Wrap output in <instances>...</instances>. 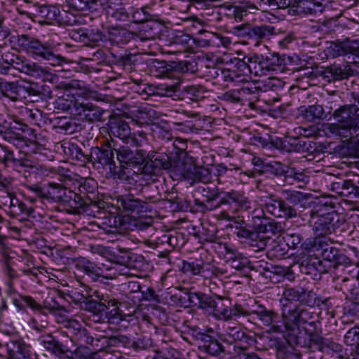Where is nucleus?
<instances>
[{
  "instance_id": "f257e3e1",
  "label": "nucleus",
  "mask_w": 359,
  "mask_h": 359,
  "mask_svg": "<svg viewBox=\"0 0 359 359\" xmlns=\"http://www.w3.org/2000/svg\"><path fill=\"white\" fill-rule=\"evenodd\" d=\"M194 192L203 198H195V210L205 213L222 208L220 217L224 220H231V215L237 213L240 209L250 208V201L243 191L204 184L197 186Z\"/></svg>"
},
{
  "instance_id": "f03ea898",
  "label": "nucleus",
  "mask_w": 359,
  "mask_h": 359,
  "mask_svg": "<svg viewBox=\"0 0 359 359\" xmlns=\"http://www.w3.org/2000/svg\"><path fill=\"white\" fill-rule=\"evenodd\" d=\"M281 311L289 330L287 340L280 337H270L268 345L275 350L277 359H297L299 355L294 353V348L288 345V343L301 334L300 327H309L311 321H315V313L301 304L288 305L286 303Z\"/></svg>"
},
{
  "instance_id": "7ed1b4c3",
  "label": "nucleus",
  "mask_w": 359,
  "mask_h": 359,
  "mask_svg": "<svg viewBox=\"0 0 359 359\" xmlns=\"http://www.w3.org/2000/svg\"><path fill=\"white\" fill-rule=\"evenodd\" d=\"M47 199L49 203H60L76 210L93 217L97 215L104 209L102 201H96L89 196H81L62 184L49 182L46 191Z\"/></svg>"
},
{
  "instance_id": "20e7f679",
  "label": "nucleus",
  "mask_w": 359,
  "mask_h": 359,
  "mask_svg": "<svg viewBox=\"0 0 359 359\" xmlns=\"http://www.w3.org/2000/svg\"><path fill=\"white\" fill-rule=\"evenodd\" d=\"M1 60L0 74H8L10 70L14 69L43 81L54 83L57 79V75L50 68L31 62L23 56L6 52L1 55Z\"/></svg>"
},
{
  "instance_id": "39448f33",
  "label": "nucleus",
  "mask_w": 359,
  "mask_h": 359,
  "mask_svg": "<svg viewBox=\"0 0 359 359\" xmlns=\"http://www.w3.org/2000/svg\"><path fill=\"white\" fill-rule=\"evenodd\" d=\"M17 44L34 60L45 61L51 66H60L67 62L66 57L57 53L55 46L47 41L43 42L34 36L19 35Z\"/></svg>"
},
{
  "instance_id": "423d86ee",
  "label": "nucleus",
  "mask_w": 359,
  "mask_h": 359,
  "mask_svg": "<svg viewBox=\"0 0 359 359\" xmlns=\"http://www.w3.org/2000/svg\"><path fill=\"white\" fill-rule=\"evenodd\" d=\"M355 103L341 106L333 113V118L337 123L332 124L330 131L346 140L358 136L359 131V95L353 93Z\"/></svg>"
},
{
  "instance_id": "0eeeda50",
  "label": "nucleus",
  "mask_w": 359,
  "mask_h": 359,
  "mask_svg": "<svg viewBox=\"0 0 359 359\" xmlns=\"http://www.w3.org/2000/svg\"><path fill=\"white\" fill-rule=\"evenodd\" d=\"M306 248L327 262L330 268L335 269L341 266L346 267L352 264V260L345 250L331 245L327 239L313 238L306 243Z\"/></svg>"
},
{
  "instance_id": "6e6552de",
  "label": "nucleus",
  "mask_w": 359,
  "mask_h": 359,
  "mask_svg": "<svg viewBox=\"0 0 359 359\" xmlns=\"http://www.w3.org/2000/svg\"><path fill=\"white\" fill-rule=\"evenodd\" d=\"M149 74L158 78H175L177 74H194L198 70L197 62L194 60L169 61L149 59L147 61Z\"/></svg>"
},
{
  "instance_id": "1a4fd4ad",
  "label": "nucleus",
  "mask_w": 359,
  "mask_h": 359,
  "mask_svg": "<svg viewBox=\"0 0 359 359\" xmlns=\"http://www.w3.org/2000/svg\"><path fill=\"white\" fill-rule=\"evenodd\" d=\"M115 140H108L101 147H93L90 149L89 156L91 158V163L99 164L104 170H108L110 177L114 180H125L126 174L122 168L118 167L115 161L114 149Z\"/></svg>"
},
{
  "instance_id": "9d476101",
  "label": "nucleus",
  "mask_w": 359,
  "mask_h": 359,
  "mask_svg": "<svg viewBox=\"0 0 359 359\" xmlns=\"http://www.w3.org/2000/svg\"><path fill=\"white\" fill-rule=\"evenodd\" d=\"M182 150L177 159L171 160L170 157L165 153H158L154 151L147 152L146 151L145 161L141 165L142 173L152 176H158L162 170L177 175L175 165L179 161H182L183 154Z\"/></svg>"
},
{
  "instance_id": "9b49d317",
  "label": "nucleus",
  "mask_w": 359,
  "mask_h": 359,
  "mask_svg": "<svg viewBox=\"0 0 359 359\" xmlns=\"http://www.w3.org/2000/svg\"><path fill=\"white\" fill-rule=\"evenodd\" d=\"M252 61V54L243 55V58H231L230 62L232 67L221 72L222 79L226 82H248L255 76Z\"/></svg>"
},
{
  "instance_id": "f8f14e48",
  "label": "nucleus",
  "mask_w": 359,
  "mask_h": 359,
  "mask_svg": "<svg viewBox=\"0 0 359 359\" xmlns=\"http://www.w3.org/2000/svg\"><path fill=\"white\" fill-rule=\"evenodd\" d=\"M113 147H114L116 159L119 163L118 167L121 168L126 175L124 180H129L130 170L137 168V172L140 171L141 165L145 161L146 150H133L128 145L119 144L116 140Z\"/></svg>"
},
{
  "instance_id": "ddd939ff",
  "label": "nucleus",
  "mask_w": 359,
  "mask_h": 359,
  "mask_svg": "<svg viewBox=\"0 0 359 359\" xmlns=\"http://www.w3.org/2000/svg\"><path fill=\"white\" fill-rule=\"evenodd\" d=\"M346 226L345 219L332 211L318 217L313 223V231L315 238L326 239V237L331 234L341 236L342 233L346 231Z\"/></svg>"
},
{
  "instance_id": "4468645a",
  "label": "nucleus",
  "mask_w": 359,
  "mask_h": 359,
  "mask_svg": "<svg viewBox=\"0 0 359 359\" xmlns=\"http://www.w3.org/2000/svg\"><path fill=\"white\" fill-rule=\"evenodd\" d=\"M114 201L119 211L126 214L141 215L150 212L152 210L151 203H155L158 199L154 196L143 195L140 198L133 194L128 193L115 196Z\"/></svg>"
},
{
  "instance_id": "2eb2a0df",
  "label": "nucleus",
  "mask_w": 359,
  "mask_h": 359,
  "mask_svg": "<svg viewBox=\"0 0 359 359\" xmlns=\"http://www.w3.org/2000/svg\"><path fill=\"white\" fill-rule=\"evenodd\" d=\"M182 161L175 165L177 176L184 180H191L193 182H201L207 184L211 180V173L209 169L203 166H197L194 159L185 151H182Z\"/></svg>"
},
{
  "instance_id": "dca6fc26",
  "label": "nucleus",
  "mask_w": 359,
  "mask_h": 359,
  "mask_svg": "<svg viewBox=\"0 0 359 359\" xmlns=\"http://www.w3.org/2000/svg\"><path fill=\"white\" fill-rule=\"evenodd\" d=\"M315 144L311 141H306L297 137L285 138L276 137H271L269 142L263 144V146L269 149L274 148L283 152L307 151L311 154L316 150Z\"/></svg>"
},
{
  "instance_id": "f3484780",
  "label": "nucleus",
  "mask_w": 359,
  "mask_h": 359,
  "mask_svg": "<svg viewBox=\"0 0 359 359\" xmlns=\"http://www.w3.org/2000/svg\"><path fill=\"white\" fill-rule=\"evenodd\" d=\"M0 163L6 168H11L19 173L37 168L36 163L28 155L20 152L15 155L13 150L1 144H0Z\"/></svg>"
},
{
  "instance_id": "a211bd4d",
  "label": "nucleus",
  "mask_w": 359,
  "mask_h": 359,
  "mask_svg": "<svg viewBox=\"0 0 359 359\" xmlns=\"http://www.w3.org/2000/svg\"><path fill=\"white\" fill-rule=\"evenodd\" d=\"M257 319L264 325L267 327L268 332L274 333L283 334V339L287 340V334L289 330L286 324V321L283 318V313L279 315L271 309H266L264 305L261 304L260 308H257Z\"/></svg>"
},
{
  "instance_id": "6ab92c4d",
  "label": "nucleus",
  "mask_w": 359,
  "mask_h": 359,
  "mask_svg": "<svg viewBox=\"0 0 359 359\" xmlns=\"http://www.w3.org/2000/svg\"><path fill=\"white\" fill-rule=\"evenodd\" d=\"M252 57L255 76H266L269 72L282 70L285 64V58L276 53L266 55L254 53Z\"/></svg>"
},
{
  "instance_id": "aec40b11",
  "label": "nucleus",
  "mask_w": 359,
  "mask_h": 359,
  "mask_svg": "<svg viewBox=\"0 0 359 359\" xmlns=\"http://www.w3.org/2000/svg\"><path fill=\"white\" fill-rule=\"evenodd\" d=\"M108 345L116 347L126 354L137 353L147 348V343L143 337L118 334L107 339Z\"/></svg>"
},
{
  "instance_id": "412c9836",
  "label": "nucleus",
  "mask_w": 359,
  "mask_h": 359,
  "mask_svg": "<svg viewBox=\"0 0 359 359\" xmlns=\"http://www.w3.org/2000/svg\"><path fill=\"white\" fill-rule=\"evenodd\" d=\"M191 335L198 341V347L201 352L211 356H221L226 351L222 344L213 336L202 332L198 327L191 329Z\"/></svg>"
},
{
  "instance_id": "4be33fe9",
  "label": "nucleus",
  "mask_w": 359,
  "mask_h": 359,
  "mask_svg": "<svg viewBox=\"0 0 359 359\" xmlns=\"http://www.w3.org/2000/svg\"><path fill=\"white\" fill-rule=\"evenodd\" d=\"M232 233L241 243L248 244L255 252L264 250L270 241L269 236L260 234L257 229L253 230L248 224L245 226H240L233 230Z\"/></svg>"
},
{
  "instance_id": "5701e85b",
  "label": "nucleus",
  "mask_w": 359,
  "mask_h": 359,
  "mask_svg": "<svg viewBox=\"0 0 359 359\" xmlns=\"http://www.w3.org/2000/svg\"><path fill=\"white\" fill-rule=\"evenodd\" d=\"M67 295L72 302L79 306L81 309L93 312H95V310L104 309V306H109L110 303L111 305L116 303L115 300L107 299H101L97 302L93 299L87 292L84 294L81 290H79L78 288L69 290Z\"/></svg>"
},
{
  "instance_id": "b1692460",
  "label": "nucleus",
  "mask_w": 359,
  "mask_h": 359,
  "mask_svg": "<svg viewBox=\"0 0 359 359\" xmlns=\"http://www.w3.org/2000/svg\"><path fill=\"white\" fill-rule=\"evenodd\" d=\"M76 267L86 275L93 282L104 283V280L111 279L112 269L101 266L90 261L85 257H80L76 262Z\"/></svg>"
},
{
  "instance_id": "393cba45",
  "label": "nucleus",
  "mask_w": 359,
  "mask_h": 359,
  "mask_svg": "<svg viewBox=\"0 0 359 359\" xmlns=\"http://www.w3.org/2000/svg\"><path fill=\"white\" fill-rule=\"evenodd\" d=\"M69 37L76 42L89 47H97L106 40V35L97 27H88L74 29L69 32Z\"/></svg>"
},
{
  "instance_id": "a878e982",
  "label": "nucleus",
  "mask_w": 359,
  "mask_h": 359,
  "mask_svg": "<svg viewBox=\"0 0 359 359\" xmlns=\"http://www.w3.org/2000/svg\"><path fill=\"white\" fill-rule=\"evenodd\" d=\"M38 341L50 355L59 359H72V350L56 336L52 334L42 335Z\"/></svg>"
},
{
  "instance_id": "bb28decb",
  "label": "nucleus",
  "mask_w": 359,
  "mask_h": 359,
  "mask_svg": "<svg viewBox=\"0 0 359 359\" xmlns=\"http://www.w3.org/2000/svg\"><path fill=\"white\" fill-rule=\"evenodd\" d=\"M317 321H311L309 327H304V331L307 339L302 337L299 334L293 338L288 345L294 348V346H299L301 347H311L315 346L318 351L321 347L326 338L322 337L317 329Z\"/></svg>"
},
{
  "instance_id": "cd10ccee",
  "label": "nucleus",
  "mask_w": 359,
  "mask_h": 359,
  "mask_svg": "<svg viewBox=\"0 0 359 359\" xmlns=\"http://www.w3.org/2000/svg\"><path fill=\"white\" fill-rule=\"evenodd\" d=\"M264 209L266 212L276 217L293 218L297 217V210L290 205L283 198L278 196H271L264 203Z\"/></svg>"
},
{
  "instance_id": "c85d7f7f",
  "label": "nucleus",
  "mask_w": 359,
  "mask_h": 359,
  "mask_svg": "<svg viewBox=\"0 0 359 359\" xmlns=\"http://www.w3.org/2000/svg\"><path fill=\"white\" fill-rule=\"evenodd\" d=\"M144 92V99L152 95L170 97L175 99L180 95V81L177 79V81L175 82L166 81L156 85L146 83Z\"/></svg>"
},
{
  "instance_id": "c756f323",
  "label": "nucleus",
  "mask_w": 359,
  "mask_h": 359,
  "mask_svg": "<svg viewBox=\"0 0 359 359\" xmlns=\"http://www.w3.org/2000/svg\"><path fill=\"white\" fill-rule=\"evenodd\" d=\"M180 269L184 273L205 278L211 276L215 271V267L210 262H204L201 258H189L187 260H183Z\"/></svg>"
},
{
  "instance_id": "7c9ffc66",
  "label": "nucleus",
  "mask_w": 359,
  "mask_h": 359,
  "mask_svg": "<svg viewBox=\"0 0 359 359\" xmlns=\"http://www.w3.org/2000/svg\"><path fill=\"white\" fill-rule=\"evenodd\" d=\"M8 359H37V354L31 346L22 339H12L5 344Z\"/></svg>"
},
{
  "instance_id": "2f4dec72",
  "label": "nucleus",
  "mask_w": 359,
  "mask_h": 359,
  "mask_svg": "<svg viewBox=\"0 0 359 359\" xmlns=\"http://www.w3.org/2000/svg\"><path fill=\"white\" fill-rule=\"evenodd\" d=\"M327 53L332 57L351 54L355 62V57L359 55V40L346 38L341 41L331 42L327 48Z\"/></svg>"
},
{
  "instance_id": "473e14b6",
  "label": "nucleus",
  "mask_w": 359,
  "mask_h": 359,
  "mask_svg": "<svg viewBox=\"0 0 359 359\" xmlns=\"http://www.w3.org/2000/svg\"><path fill=\"white\" fill-rule=\"evenodd\" d=\"M104 111L95 104L83 101L77 104L76 116L81 121L93 122L101 121Z\"/></svg>"
},
{
  "instance_id": "72a5a7b5",
  "label": "nucleus",
  "mask_w": 359,
  "mask_h": 359,
  "mask_svg": "<svg viewBox=\"0 0 359 359\" xmlns=\"http://www.w3.org/2000/svg\"><path fill=\"white\" fill-rule=\"evenodd\" d=\"M102 299H104V297H102ZM105 299L115 300L116 303L114 305H111V304L110 303L109 306H104V309L95 310V311H103L105 310H108L107 311H106L105 316L106 318L107 319V322L109 324L120 325L121 323L124 322L129 324L135 320L133 315L130 313H123V311L117 306L118 302L116 299L108 297H105Z\"/></svg>"
},
{
  "instance_id": "f704fd0d",
  "label": "nucleus",
  "mask_w": 359,
  "mask_h": 359,
  "mask_svg": "<svg viewBox=\"0 0 359 359\" xmlns=\"http://www.w3.org/2000/svg\"><path fill=\"white\" fill-rule=\"evenodd\" d=\"M226 262L244 276H248L250 272L249 260L235 248L226 250Z\"/></svg>"
},
{
  "instance_id": "c9c22d12",
  "label": "nucleus",
  "mask_w": 359,
  "mask_h": 359,
  "mask_svg": "<svg viewBox=\"0 0 359 359\" xmlns=\"http://www.w3.org/2000/svg\"><path fill=\"white\" fill-rule=\"evenodd\" d=\"M301 273L310 276L313 280H320L322 273H325L326 269L323 260L318 257H309L304 259L299 265Z\"/></svg>"
},
{
  "instance_id": "e433bc0d",
  "label": "nucleus",
  "mask_w": 359,
  "mask_h": 359,
  "mask_svg": "<svg viewBox=\"0 0 359 359\" xmlns=\"http://www.w3.org/2000/svg\"><path fill=\"white\" fill-rule=\"evenodd\" d=\"M134 32L123 28L122 27H112L108 30V40L111 45L122 47L128 44L131 40H135Z\"/></svg>"
},
{
  "instance_id": "4c0bfd02",
  "label": "nucleus",
  "mask_w": 359,
  "mask_h": 359,
  "mask_svg": "<svg viewBox=\"0 0 359 359\" xmlns=\"http://www.w3.org/2000/svg\"><path fill=\"white\" fill-rule=\"evenodd\" d=\"M327 0H299L293 10L296 14L316 15L322 13Z\"/></svg>"
},
{
  "instance_id": "58836bf2",
  "label": "nucleus",
  "mask_w": 359,
  "mask_h": 359,
  "mask_svg": "<svg viewBox=\"0 0 359 359\" xmlns=\"http://www.w3.org/2000/svg\"><path fill=\"white\" fill-rule=\"evenodd\" d=\"M223 331L224 339L234 342L233 346H240L239 343L250 344L253 341V337L247 334L239 326H231L229 324L224 325Z\"/></svg>"
},
{
  "instance_id": "ea45409f",
  "label": "nucleus",
  "mask_w": 359,
  "mask_h": 359,
  "mask_svg": "<svg viewBox=\"0 0 359 359\" xmlns=\"http://www.w3.org/2000/svg\"><path fill=\"white\" fill-rule=\"evenodd\" d=\"M12 130H21V132L32 133L33 130L26 124L14 120L8 115H0V135L4 140Z\"/></svg>"
},
{
  "instance_id": "a19ab883",
  "label": "nucleus",
  "mask_w": 359,
  "mask_h": 359,
  "mask_svg": "<svg viewBox=\"0 0 359 359\" xmlns=\"http://www.w3.org/2000/svg\"><path fill=\"white\" fill-rule=\"evenodd\" d=\"M63 153L69 158L76 161L81 165L91 162L89 153L83 151V149L75 143L65 142L61 145Z\"/></svg>"
},
{
  "instance_id": "79ce46f5",
  "label": "nucleus",
  "mask_w": 359,
  "mask_h": 359,
  "mask_svg": "<svg viewBox=\"0 0 359 359\" xmlns=\"http://www.w3.org/2000/svg\"><path fill=\"white\" fill-rule=\"evenodd\" d=\"M180 95L174 100L180 99L181 96L182 98H187L194 102H199L210 95V91L201 85H190L184 86L182 90L180 88Z\"/></svg>"
},
{
  "instance_id": "37998d69",
  "label": "nucleus",
  "mask_w": 359,
  "mask_h": 359,
  "mask_svg": "<svg viewBox=\"0 0 359 359\" xmlns=\"http://www.w3.org/2000/svg\"><path fill=\"white\" fill-rule=\"evenodd\" d=\"M131 129L129 124L121 119H114L110 121L109 123V134L111 137H117L121 140L123 143L127 142L128 138L130 137Z\"/></svg>"
},
{
  "instance_id": "c03bdc74",
  "label": "nucleus",
  "mask_w": 359,
  "mask_h": 359,
  "mask_svg": "<svg viewBox=\"0 0 359 359\" xmlns=\"http://www.w3.org/2000/svg\"><path fill=\"white\" fill-rule=\"evenodd\" d=\"M352 75H353V71L346 63L334 64L325 71V77L333 81L347 79Z\"/></svg>"
},
{
  "instance_id": "a18cd8bd",
  "label": "nucleus",
  "mask_w": 359,
  "mask_h": 359,
  "mask_svg": "<svg viewBox=\"0 0 359 359\" xmlns=\"http://www.w3.org/2000/svg\"><path fill=\"white\" fill-rule=\"evenodd\" d=\"M204 294L201 292L185 291L172 295V299H177L178 304L184 307L196 306L199 309Z\"/></svg>"
},
{
  "instance_id": "49530a36",
  "label": "nucleus",
  "mask_w": 359,
  "mask_h": 359,
  "mask_svg": "<svg viewBox=\"0 0 359 359\" xmlns=\"http://www.w3.org/2000/svg\"><path fill=\"white\" fill-rule=\"evenodd\" d=\"M114 65L118 67L122 68L127 72H132L135 71L137 63L139 60V55L137 54H133L130 53L125 52L121 55H111Z\"/></svg>"
},
{
  "instance_id": "de8ad7c7",
  "label": "nucleus",
  "mask_w": 359,
  "mask_h": 359,
  "mask_svg": "<svg viewBox=\"0 0 359 359\" xmlns=\"http://www.w3.org/2000/svg\"><path fill=\"white\" fill-rule=\"evenodd\" d=\"M300 303L309 307L324 306L328 309L330 306V298L318 297L313 290L302 287Z\"/></svg>"
},
{
  "instance_id": "09e8293b",
  "label": "nucleus",
  "mask_w": 359,
  "mask_h": 359,
  "mask_svg": "<svg viewBox=\"0 0 359 359\" xmlns=\"http://www.w3.org/2000/svg\"><path fill=\"white\" fill-rule=\"evenodd\" d=\"M0 91L5 97L15 101L22 97L25 88L18 81H0Z\"/></svg>"
},
{
  "instance_id": "8fccbe9b",
  "label": "nucleus",
  "mask_w": 359,
  "mask_h": 359,
  "mask_svg": "<svg viewBox=\"0 0 359 359\" xmlns=\"http://www.w3.org/2000/svg\"><path fill=\"white\" fill-rule=\"evenodd\" d=\"M260 305L261 304H258L256 301H254L253 304L251 306L248 304L247 308L241 304H236L229 308L228 320L232 319L236 320L241 317H248L252 315L257 317V313L254 311H257L258 309L257 308H260Z\"/></svg>"
},
{
  "instance_id": "3c124183",
  "label": "nucleus",
  "mask_w": 359,
  "mask_h": 359,
  "mask_svg": "<svg viewBox=\"0 0 359 359\" xmlns=\"http://www.w3.org/2000/svg\"><path fill=\"white\" fill-rule=\"evenodd\" d=\"M13 304L18 311H25L27 308L35 312H41V306L33 297L29 295L18 294L12 299Z\"/></svg>"
},
{
  "instance_id": "603ef678",
  "label": "nucleus",
  "mask_w": 359,
  "mask_h": 359,
  "mask_svg": "<svg viewBox=\"0 0 359 359\" xmlns=\"http://www.w3.org/2000/svg\"><path fill=\"white\" fill-rule=\"evenodd\" d=\"M22 113L26 117L30 124L43 127L48 121H50L47 117V114L38 109H28L27 107L22 109Z\"/></svg>"
},
{
  "instance_id": "864d4df0",
  "label": "nucleus",
  "mask_w": 359,
  "mask_h": 359,
  "mask_svg": "<svg viewBox=\"0 0 359 359\" xmlns=\"http://www.w3.org/2000/svg\"><path fill=\"white\" fill-rule=\"evenodd\" d=\"M247 85L238 89L241 102L248 101L249 106H251L253 102L258 100L261 87H257L254 83L247 82Z\"/></svg>"
},
{
  "instance_id": "5fc2aeb1",
  "label": "nucleus",
  "mask_w": 359,
  "mask_h": 359,
  "mask_svg": "<svg viewBox=\"0 0 359 359\" xmlns=\"http://www.w3.org/2000/svg\"><path fill=\"white\" fill-rule=\"evenodd\" d=\"M231 13L236 21H242L251 13H255L257 8L250 2H240L238 5H234L230 9Z\"/></svg>"
},
{
  "instance_id": "6e6d98bb",
  "label": "nucleus",
  "mask_w": 359,
  "mask_h": 359,
  "mask_svg": "<svg viewBox=\"0 0 359 359\" xmlns=\"http://www.w3.org/2000/svg\"><path fill=\"white\" fill-rule=\"evenodd\" d=\"M53 126L60 133L72 134L77 130V125L67 117H57L53 121Z\"/></svg>"
},
{
  "instance_id": "4d7b16f0",
  "label": "nucleus",
  "mask_w": 359,
  "mask_h": 359,
  "mask_svg": "<svg viewBox=\"0 0 359 359\" xmlns=\"http://www.w3.org/2000/svg\"><path fill=\"white\" fill-rule=\"evenodd\" d=\"M156 26L157 25L155 22H150L144 23L141 29L137 33H135V41L144 42L154 40L158 35Z\"/></svg>"
},
{
  "instance_id": "13d9d810",
  "label": "nucleus",
  "mask_w": 359,
  "mask_h": 359,
  "mask_svg": "<svg viewBox=\"0 0 359 359\" xmlns=\"http://www.w3.org/2000/svg\"><path fill=\"white\" fill-rule=\"evenodd\" d=\"M287 243L288 248L296 249L299 246L302 249H304L312 252L309 248H306V243L310 240L306 239L304 243L302 242L304 239V236L300 232H293L292 231H287L285 233V236L283 237ZM312 238H311V239Z\"/></svg>"
},
{
  "instance_id": "bf43d9fd",
  "label": "nucleus",
  "mask_w": 359,
  "mask_h": 359,
  "mask_svg": "<svg viewBox=\"0 0 359 359\" xmlns=\"http://www.w3.org/2000/svg\"><path fill=\"white\" fill-rule=\"evenodd\" d=\"M12 205L9 215L13 217H16L20 215L30 216L34 209L32 207L27 206L24 202L20 200L15 194L11 198Z\"/></svg>"
},
{
  "instance_id": "052dcab7",
  "label": "nucleus",
  "mask_w": 359,
  "mask_h": 359,
  "mask_svg": "<svg viewBox=\"0 0 359 359\" xmlns=\"http://www.w3.org/2000/svg\"><path fill=\"white\" fill-rule=\"evenodd\" d=\"M268 256L280 259L285 257L288 252V246L283 238H278L271 241L269 245Z\"/></svg>"
},
{
  "instance_id": "680f3d73",
  "label": "nucleus",
  "mask_w": 359,
  "mask_h": 359,
  "mask_svg": "<svg viewBox=\"0 0 359 359\" xmlns=\"http://www.w3.org/2000/svg\"><path fill=\"white\" fill-rule=\"evenodd\" d=\"M257 231L262 235H264L263 233H269L271 235H276L280 233L283 231V226L280 222L268 217L266 219H264L259 223Z\"/></svg>"
},
{
  "instance_id": "e2e57ef3",
  "label": "nucleus",
  "mask_w": 359,
  "mask_h": 359,
  "mask_svg": "<svg viewBox=\"0 0 359 359\" xmlns=\"http://www.w3.org/2000/svg\"><path fill=\"white\" fill-rule=\"evenodd\" d=\"M331 189L341 196L353 198L351 194L354 190V183L349 180H339L331 184Z\"/></svg>"
},
{
  "instance_id": "0e129e2a",
  "label": "nucleus",
  "mask_w": 359,
  "mask_h": 359,
  "mask_svg": "<svg viewBox=\"0 0 359 359\" xmlns=\"http://www.w3.org/2000/svg\"><path fill=\"white\" fill-rule=\"evenodd\" d=\"M284 199L292 207L302 206L308 199L307 194L296 190L284 189L282 191Z\"/></svg>"
},
{
  "instance_id": "69168bd1",
  "label": "nucleus",
  "mask_w": 359,
  "mask_h": 359,
  "mask_svg": "<svg viewBox=\"0 0 359 359\" xmlns=\"http://www.w3.org/2000/svg\"><path fill=\"white\" fill-rule=\"evenodd\" d=\"M274 27L260 25H251L250 39L255 41H259L268 39L271 35L274 34Z\"/></svg>"
},
{
  "instance_id": "338daca9",
  "label": "nucleus",
  "mask_w": 359,
  "mask_h": 359,
  "mask_svg": "<svg viewBox=\"0 0 359 359\" xmlns=\"http://www.w3.org/2000/svg\"><path fill=\"white\" fill-rule=\"evenodd\" d=\"M38 15L46 24H55L59 15V8L55 5H42L38 9Z\"/></svg>"
},
{
  "instance_id": "774afa93",
  "label": "nucleus",
  "mask_w": 359,
  "mask_h": 359,
  "mask_svg": "<svg viewBox=\"0 0 359 359\" xmlns=\"http://www.w3.org/2000/svg\"><path fill=\"white\" fill-rule=\"evenodd\" d=\"M302 287H295L286 288L283 293V297L280 302L281 304V309L285 307V304H298L296 302H300Z\"/></svg>"
}]
</instances>
